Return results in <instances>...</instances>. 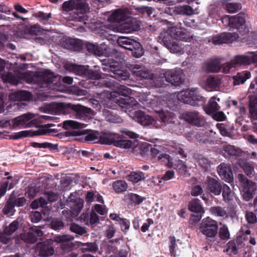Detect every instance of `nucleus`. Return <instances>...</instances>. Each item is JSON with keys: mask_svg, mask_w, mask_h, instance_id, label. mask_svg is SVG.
Instances as JSON below:
<instances>
[{"mask_svg": "<svg viewBox=\"0 0 257 257\" xmlns=\"http://www.w3.org/2000/svg\"><path fill=\"white\" fill-rule=\"evenodd\" d=\"M32 96L31 94L27 91L20 90L11 93L9 98L12 101H21L29 100Z\"/></svg>", "mask_w": 257, "mask_h": 257, "instance_id": "obj_32", "label": "nucleus"}, {"mask_svg": "<svg viewBox=\"0 0 257 257\" xmlns=\"http://www.w3.org/2000/svg\"><path fill=\"white\" fill-rule=\"evenodd\" d=\"M178 11L181 14L188 16H190L194 14L193 9L189 5H184L178 8Z\"/></svg>", "mask_w": 257, "mask_h": 257, "instance_id": "obj_64", "label": "nucleus"}, {"mask_svg": "<svg viewBox=\"0 0 257 257\" xmlns=\"http://www.w3.org/2000/svg\"><path fill=\"white\" fill-rule=\"evenodd\" d=\"M217 172L220 177L226 182H229L233 179L231 168L225 163H221L218 166Z\"/></svg>", "mask_w": 257, "mask_h": 257, "instance_id": "obj_25", "label": "nucleus"}, {"mask_svg": "<svg viewBox=\"0 0 257 257\" xmlns=\"http://www.w3.org/2000/svg\"><path fill=\"white\" fill-rule=\"evenodd\" d=\"M150 153L153 158H157L158 161H161L166 164L169 168L173 167V162L169 155L163 154L160 150L161 146L151 145Z\"/></svg>", "mask_w": 257, "mask_h": 257, "instance_id": "obj_17", "label": "nucleus"}, {"mask_svg": "<svg viewBox=\"0 0 257 257\" xmlns=\"http://www.w3.org/2000/svg\"><path fill=\"white\" fill-rule=\"evenodd\" d=\"M224 9L229 13H235L241 10L242 5L240 3L227 2Z\"/></svg>", "mask_w": 257, "mask_h": 257, "instance_id": "obj_43", "label": "nucleus"}, {"mask_svg": "<svg viewBox=\"0 0 257 257\" xmlns=\"http://www.w3.org/2000/svg\"><path fill=\"white\" fill-rule=\"evenodd\" d=\"M250 75V72L247 71L237 73L236 75L233 76L234 85L243 84L247 79L249 78Z\"/></svg>", "mask_w": 257, "mask_h": 257, "instance_id": "obj_34", "label": "nucleus"}, {"mask_svg": "<svg viewBox=\"0 0 257 257\" xmlns=\"http://www.w3.org/2000/svg\"><path fill=\"white\" fill-rule=\"evenodd\" d=\"M31 146L35 148H48L50 150H57L58 145L53 144L48 142L39 143L37 142L31 143Z\"/></svg>", "mask_w": 257, "mask_h": 257, "instance_id": "obj_47", "label": "nucleus"}, {"mask_svg": "<svg viewBox=\"0 0 257 257\" xmlns=\"http://www.w3.org/2000/svg\"><path fill=\"white\" fill-rule=\"evenodd\" d=\"M85 77L94 80H90L88 82L89 84H92V86L99 88H109L113 90L110 94V99L116 102L120 107L125 108V111H130L138 107L139 103L137 101L134 97L129 96L132 92L131 89L108 78L101 79L99 69L94 70L87 67Z\"/></svg>", "mask_w": 257, "mask_h": 257, "instance_id": "obj_1", "label": "nucleus"}, {"mask_svg": "<svg viewBox=\"0 0 257 257\" xmlns=\"http://www.w3.org/2000/svg\"><path fill=\"white\" fill-rule=\"evenodd\" d=\"M247 15L244 13H240L234 16H225L222 19L223 23L227 24L230 28L236 29L241 36L249 32V28L246 25V20Z\"/></svg>", "mask_w": 257, "mask_h": 257, "instance_id": "obj_4", "label": "nucleus"}, {"mask_svg": "<svg viewBox=\"0 0 257 257\" xmlns=\"http://www.w3.org/2000/svg\"><path fill=\"white\" fill-rule=\"evenodd\" d=\"M135 117L138 122L144 126L152 125L155 122V119L153 117L146 114L142 111H136Z\"/></svg>", "mask_w": 257, "mask_h": 257, "instance_id": "obj_27", "label": "nucleus"}, {"mask_svg": "<svg viewBox=\"0 0 257 257\" xmlns=\"http://www.w3.org/2000/svg\"><path fill=\"white\" fill-rule=\"evenodd\" d=\"M172 168L175 169L181 175H185L187 172V166L181 160H178L175 163H173Z\"/></svg>", "mask_w": 257, "mask_h": 257, "instance_id": "obj_48", "label": "nucleus"}, {"mask_svg": "<svg viewBox=\"0 0 257 257\" xmlns=\"http://www.w3.org/2000/svg\"><path fill=\"white\" fill-rule=\"evenodd\" d=\"M67 108V104L64 103H52L48 106L49 111L51 113H59L64 111Z\"/></svg>", "mask_w": 257, "mask_h": 257, "instance_id": "obj_39", "label": "nucleus"}, {"mask_svg": "<svg viewBox=\"0 0 257 257\" xmlns=\"http://www.w3.org/2000/svg\"><path fill=\"white\" fill-rule=\"evenodd\" d=\"M68 204L72 214L74 216H77L83 207L84 201L79 197H75L74 199H70Z\"/></svg>", "mask_w": 257, "mask_h": 257, "instance_id": "obj_24", "label": "nucleus"}, {"mask_svg": "<svg viewBox=\"0 0 257 257\" xmlns=\"http://www.w3.org/2000/svg\"><path fill=\"white\" fill-rule=\"evenodd\" d=\"M128 18L126 12L124 10L118 9L113 12L108 18L111 23H120L127 20Z\"/></svg>", "mask_w": 257, "mask_h": 257, "instance_id": "obj_26", "label": "nucleus"}, {"mask_svg": "<svg viewBox=\"0 0 257 257\" xmlns=\"http://www.w3.org/2000/svg\"><path fill=\"white\" fill-rule=\"evenodd\" d=\"M200 229L207 237H214L217 233L218 224L215 220L207 217L202 220Z\"/></svg>", "mask_w": 257, "mask_h": 257, "instance_id": "obj_12", "label": "nucleus"}, {"mask_svg": "<svg viewBox=\"0 0 257 257\" xmlns=\"http://www.w3.org/2000/svg\"><path fill=\"white\" fill-rule=\"evenodd\" d=\"M216 99L218 101H220L219 98H216L215 96H212L209 99L207 104L204 106V109L207 114L211 115L219 110L220 106L216 101Z\"/></svg>", "mask_w": 257, "mask_h": 257, "instance_id": "obj_31", "label": "nucleus"}, {"mask_svg": "<svg viewBox=\"0 0 257 257\" xmlns=\"http://www.w3.org/2000/svg\"><path fill=\"white\" fill-rule=\"evenodd\" d=\"M67 108L72 110L76 118L87 121L92 119V110L80 104H67Z\"/></svg>", "mask_w": 257, "mask_h": 257, "instance_id": "obj_10", "label": "nucleus"}, {"mask_svg": "<svg viewBox=\"0 0 257 257\" xmlns=\"http://www.w3.org/2000/svg\"><path fill=\"white\" fill-rule=\"evenodd\" d=\"M240 182L243 193L242 197L246 201H250L252 199L256 190V184L248 180L244 175L239 174L237 176Z\"/></svg>", "mask_w": 257, "mask_h": 257, "instance_id": "obj_7", "label": "nucleus"}, {"mask_svg": "<svg viewBox=\"0 0 257 257\" xmlns=\"http://www.w3.org/2000/svg\"><path fill=\"white\" fill-rule=\"evenodd\" d=\"M247 55H237L232 60V63L236 68L242 65L255 63L257 65V54L248 52Z\"/></svg>", "mask_w": 257, "mask_h": 257, "instance_id": "obj_15", "label": "nucleus"}, {"mask_svg": "<svg viewBox=\"0 0 257 257\" xmlns=\"http://www.w3.org/2000/svg\"><path fill=\"white\" fill-rule=\"evenodd\" d=\"M87 67L84 65L70 64L68 66L67 68L76 74L85 77Z\"/></svg>", "mask_w": 257, "mask_h": 257, "instance_id": "obj_40", "label": "nucleus"}, {"mask_svg": "<svg viewBox=\"0 0 257 257\" xmlns=\"http://www.w3.org/2000/svg\"><path fill=\"white\" fill-rule=\"evenodd\" d=\"M169 239L170 241V254L171 255V256L175 257L176 255V249L178 248V245L176 243L175 237L174 236H170L169 237Z\"/></svg>", "mask_w": 257, "mask_h": 257, "instance_id": "obj_52", "label": "nucleus"}, {"mask_svg": "<svg viewBox=\"0 0 257 257\" xmlns=\"http://www.w3.org/2000/svg\"><path fill=\"white\" fill-rule=\"evenodd\" d=\"M130 21L127 20L124 23V28L126 32H131L132 31H138L140 29V25L138 24H134V22H136L135 19L131 20V23H129Z\"/></svg>", "mask_w": 257, "mask_h": 257, "instance_id": "obj_51", "label": "nucleus"}, {"mask_svg": "<svg viewBox=\"0 0 257 257\" xmlns=\"http://www.w3.org/2000/svg\"><path fill=\"white\" fill-rule=\"evenodd\" d=\"M112 187L115 192L119 194L126 191L128 185L124 181L116 180L112 183Z\"/></svg>", "mask_w": 257, "mask_h": 257, "instance_id": "obj_37", "label": "nucleus"}, {"mask_svg": "<svg viewBox=\"0 0 257 257\" xmlns=\"http://www.w3.org/2000/svg\"><path fill=\"white\" fill-rule=\"evenodd\" d=\"M75 0H70L64 2L62 4V9L63 11L69 12L75 10Z\"/></svg>", "mask_w": 257, "mask_h": 257, "instance_id": "obj_59", "label": "nucleus"}, {"mask_svg": "<svg viewBox=\"0 0 257 257\" xmlns=\"http://www.w3.org/2000/svg\"><path fill=\"white\" fill-rule=\"evenodd\" d=\"M133 73L137 77L142 78H148L150 76L148 69L144 66L139 65H136L134 68Z\"/></svg>", "mask_w": 257, "mask_h": 257, "instance_id": "obj_42", "label": "nucleus"}, {"mask_svg": "<svg viewBox=\"0 0 257 257\" xmlns=\"http://www.w3.org/2000/svg\"><path fill=\"white\" fill-rule=\"evenodd\" d=\"M65 43L69 49L74 51H80L83 50L84 41L78 39L68 38Z\"/></svg>", "mask_w": 257, "mask_h": 257, "instance_id": "obj_30", "label": "nucleus"}, {"mask_svg": "<svg viewBox=\"0 0 257 257\" xmlns=\"http://www.w3.org/2000/svg\"><path fill=\"white\" fill-rule=\"evenodd\" d=\"M12 179V176H8L5 178L0 185V198L4 196L8 188L9 182L8 180Z\"/></svg>", "mask_w": 257, "mask_h": 257, "instance_id": "obj_61", "label": "nucleus"}, {"mask_svg": "<svg viewBox=\"0 0 257 257\" xmlns=\"http://www.w3.org/2000/svg\"><path fill=\"white\" fill-rule=\"evenodd\" d=\"M37 249L39 255L41 257H48L52 255L54 253L53 241L50 239L38 242L37 244Z\"/></svg>", "mask_w": 257, "mask_h": 257, "instance_id": "obj_18", "label": "nucleus"}, {"mask_svg": "<svg viewBox=\"0 0 257 257\" xmlns=\"http://www.w3.org/2000/svg\"><path fill=\"white\" fill-rule=\"evenodd\" d=\"M169 32L161 34L159 38L161 43L172 53H177L181 50V47L179 44L173 40V37L175 39L185 42H190L192 39L189 34L176 27L170 28Z\"/></svg>", "mask_w": 257, "mask_h": 257, "instance_id": "obj_2", "label": "nucleus"}, {"mask_svg": "<svg viewBox=\"0 0 257 257\" xmlns=\"http://www.w3.org/2000/svg\"><path fill=\"white\" fill-rule=\"evenodd\" d=\"M54 124L52 123H48L43 126L42 128H40L36 131H23L19 132L18 134L15 135L14 137V139H19L22 138H26L28 137H33L35 136L43 135L46 134L49 132L43 128V127L49 128L51 126H54Z\"/></svg>", "mask_w": 257, "mask_h": 257, "instance_id": "obj_22", "label": "nucleus"}, {"mask_svg": "<svg viewBox=\"0 0 257 257\" xmlns=\"http://www.w3.org/2000/svg\"><path fill=\"white\" fill-rule=\"evenodd\" d=\"M10 199L12 201L15 206L21 207L25 205L26 200L25 197L17 198L12 194L10 197Z\"/></svg>", "mask_w": 257, "mask_h": 257, "instance_id": "obj_60", "label": "nucleus"}, {"mask_svg": "<svg viewBox=\"0 0 257 257\" xmlns=\"http://www.w3.org/2000/svg\"><path fill=\"white\" fill-rule=\"evenodd\" d=\"M86 132V131H79V130H70L67 131L64 133H61L59 134V136H61V138H62V136L65 137H71V136H81L83 134H85L84 132Z\"/></svg>", "mask_w": 257, "mask_h": 257, "instance_id": "obj_62", "label": "nucleus"}, {"mask_svg": "<svg viewBox=\"0 0 257 257\" xmlns=\"http://www.w3.org/2000/svg\"><path fill=\"white\" fill-rule=\"evenodd\" d=\"M240 166L247 176L250 178L253 176L254 174V167L251 164L247 162H243L240 163Z\"/></svg>", "mask_w": 257, "mask_h": 257, "instance_id": "obj_49", "label": "nucleus"}, {"mask_svg": "<svg viewBox=\"0 0 257 257\" xmlns=\"http://www.w3.org/2000/svg\"><path fill=\"white\" fill-rule=\"evenodd\" d=\"M103 70L111 72L112 74H110L109 76L119 81L127 80L130 77V73L126 70L121 69L117 62H108V65L103 68Z\"/></svg>", "mask_w": 257, "mask_h": 257, "instance_id": "obj_9", "label": "nucleus"}, {"mask_svg": "<svg viewBox=\"0 0 257 257\" xmlns=\"http://www.w3.org/2000/svg\"><path fill=\"white\" fill-rule=\"evenodd\" d=\"M108 133H105L103 136H100L98 132L91 131L85 136L84 140L85 142H99L101 144H105L102 141L104 140L105 142H107L104 138H108Z\"/></svg>", "mask_w": 257, "mask_h": 257, "instance_id": "obj_28", "label": "nucleus"}, {"mask_svg": "<svg viewBox=\"0 0 257 257\" xmlns=\"http://www.w3.org/2000/svg\"><path fill=\"white\" fill-rule=\"evenodd\" d=\"M177 97L179 101L194 106L203 105L206 102L205 98L200 95L196 88L182 91Z\"/></svg>", "mask_w": 257, "mask_h": 257, "instance_id": "obj_5", "label": "nucleus"}, {"mask_svg": "<svg viewBox=\"0 0 257 257\" xmlns=\"http://www.w3.org/2000/svg\"><path fill=\"white\" fill-rule=\"evenodd\" d=\"M60 76L49 70L36 73L32 77V81L40 87L55 90L60 84Z\"/></svg>", "mask_w": 257, "mask_h": 257, "instance_id": "obj_3", "label": "nucleus"}, {"mask_svg": "<svg viewBox=\"0 0 257 257\" xmlns=\"http://www.w3.org/2000/svg\"><path fill=\"white\" fill-rule=\"evenodd\" d=\"M210 210L212 214L216 216L220 217L227 216L226 211L222 207L219 206L211 207Z\"/></svg>", "mask_w": 257, "mask_h": 257, "instance_id": "obj_57", "label": "nucleus"}, {"mask_svg": "<svg viewBox=\"0 0 257 257\" xmlns=\"http://www.w3.org/2000/svg\"><path fill=\"white\" fill-rule=\"evenodd\" d=\"M145 200H146L145 197L133 193L125 194L123 198V201L131 207L141 204Z\"/></svg>", "mask_w": 257, "mask_h": 257, "instance_id": "obj_23", "label": "nucleus"}, {"mask_svg": "<svg viewBox=\"0 0 257 257\" xmlns=\"http://www.w3.org/2000/svg\"><path fill=\"white\" fill-rule=\"evenodd\" d=\"M219 236L222 240H226L229 238V232L228 231V227L226 225H223L220 228Z\"/></svg>", "mask_w": 257, "mask_h": 257, "instance_id": "obj_63", "label": "nucleus"}, {"mask_svg": "<svg viewBox=\"0 0 257 257\" xmlns=\"http://www.w3.org/2000/svg\"><path fill=\"white\" fill-rule=\"evenodd\" d=\"M221 192L223 200L225 202H229L232 199V193L228 185L224 184H223Z\"/></svg>", "mask_w": 257, "mask_h": 257, "instance_id": "obj_50", "label": "nucleus"}, {"mask_svg": "<svg viewBox=\"0 0 257 257\" xmlns=\"http://www.w3.org/2000/svg\"><path fill=\"white\" fill-rule=\"evenodd\" d=\"M225 251L230 255L237 254L238 250L234 240H230L226 244Z\"/></svg>", "mask_w": 257, "mask_h": 257, "instance_id": "obj_55", "label": "nucleus"}, {"mask_svg": "<svg viewBox=\"0 0 257 257\" xmlns=\"http://www.w3.org/2000/svg\"><path fill=\"white\" fill-rule=\"evenodd\" d=\"M163 75L167 82L175 86H180L184 82L185 75L181 68L168 70Z\"/></svg>", "mask_w": 257, "mask_h": 257, "instance_id": "obj_8", "label": "nucleus"}, {"mask_svg": "<svg viewBox=\"0 0 257 257\" xmlns=\"http://www.w3.org/2000/svg\"><path fill=\"white\" fill-rule=\"evenodd\" d=\"M19 222L17 220L13 221L9 226L7 227L5 229V233L6 234L10 235L12 234L16 230H17L19 227Z\"/></svg>", "mask_w": 257, "mask_h": 257, "instance_id": "obj_58", "label": "nucleus"}, {"mask_svg": "<svg viewBox=\"0 0 257 257\" xmlns=\"http://www.w3.org/2000/svg\"><path fill=\"white\" fill-rule=\"evenodd\" d=\"M82 246L84 251L95 252L98 249V245L95 242L83 243Z\"/></svg>", "mask_w": 257, "mask_h": 257, "instance_id": "obj_53", "label": "nucleus"}, {"mask_svg": "<svg viewBox=\"0 0 257 257\" xmlns=\"http://www.w3.org/2000/svg\"><path fill=\"white\" fill-rule=\"evenodd\" d=\"M2 79L5 83H9L13 85H17L19 80L13 73L8 72L6 74H2Z\"/></svg>", "mask_w": 257, "mask_h": 257, "instance_id": "obj_45", "label": "nucleus"}, {"mask_svg": "<svg viewBox=\"0 0 257 257\" xmlns=\"http://www.w3.org/2000/svg\"><path fill=\"white\" fill-rule=\"evenodd\" d=\"M145 173L141 171L132 172L128 176V179L134 183H137L146 178Z\"/></svg>", "mask_w": 257, "mask_h": 257, "instance_id": "obj_44", "label": "nucleus"}, {"mask_svg": "<svg viewBox=\"0 0 257 257\" xmlns=\"http://www.w3.org/2000/svg\"><path fill=\"white\" fill-rule=\"evenodd\" d=\"M117 43L120 47L131 51L132 55L135 57L140 58L144 54V51L142 45L133 39L119 37L117 40Z\"/></svg>", "mask_w": 257, "mask_h": 257, "instance_id": "obj_6", "label": "nucleus"}, {"mask_svg": "<svg viewBox=\"0 0 257 257\" xmlns=\"http://www.w3.org/2000/svg\"><path fill=\"white\" fill-rule=\"evenodd\" d=\"M43 235V232L38 226H32L30 228V231L22 234V239L27 243H34L36 242L39 237Z\"/></svg>", "mask_w": 257, "mask_h": 257, "instance_id": "obj_19", "label": "nucleus"}, {"mask_svg": "<svg viewBox=\"0 0 257 257\" xmlns=\"http://www.w3.org/2000/svg\"><path fill=\"white\" fill-rule=\"evenodd\" d=\"M219 63L216 61H213L204 63V68L208 72H218L221 70Z\"/></svg>", "mask_w": 257, "mask_h": 257, "instance_id": "obj_41", "label": "nucleus"}, {"mask_svg": "<svg viewBox=\"0 0 257 257\" xmlns=\"http://www.w3.org/2000/svg\"><path fill=\"white\" fill-rule=\"evenodd\" d=\"M74 239V237L70 235H56L54 240L57 243H61V247L64 251H69L74 247V244L70 241Z\"/></svg>", "mask_w": 257, "mask_h": 257, "instance_id": "obj_21", "label": "nucleus"}, {"mask_svg": "<svg viewBox=\"0 0 257 257\" xmlns=\"http://www.w3.org/2000/svg\"><path fill=\"white\" fill-rule=\"evenodd\" d=\"M87 124L79 122L75 120H68L63 122V127L66 130L70 128L79 129L85 127Z\"/></svg>", "mask_w": 257, "mask_h": 257, "instance_id": "obj_38", "label": "nucleus"}, {"mask_svg": "<svg viewBox=\"0 0 257 257\" xmlns=\"http://www.w3.org/2000/svg\"><path fill=\"white\" fill-rule=\"evenodd\" d=\"M85 49L88 53L99 56H109L110 49L104 43L98 45L88 42H84L83 50Z\"/></svg>", "mask_w": 257, "mask_h": 257, "instance_id": "obj_11", "label": "nucleus"}, {"mask_svg": "<svg viewBox=\"0 0 257 257\" xmlns=\"http://www.w3.org/2000/svg\"><path fill=\"white\" fill-rule=\"evenodd\" d=\"M70 230L72 232L79 235H84L87 232L85 227H82L74 223L71 224Z\"/></svg>", "mask_w": 257, "mask_h": 257, "instance_id": "obj_54", "label": "nucleus"}, {"mask_svg": "<svg viewBox=\"0 0 257 257\" xmlns=\"http://www.w3.org/2000/svg\"><path fill=\"white\" fill-rule=\"evenodd\" d=\"M75 10L81 14H84L89 11V7L88 4L83 0H75Z\"/></svg>", "mask_w": 257, "mask_h": 257, "instance_id": "obj_46", "label": "nucleus"}, {"mask_svg": "<svg viewBox=\"0 0 257 257\" xmlns=\"http://www.w3.org/2000/svg\"><path fill=\"white\" fill-rule=\"evenodd\" d=\"M188 209L191 211L198 213H203L204 209L201 205L199 199L195 198L191 200L188 204Z\"/></svg>", "mask_w": 257, "mask_h": 257, "instance_id": "obj_36", "label": "nucleus"}, {"mask_svg": "<svg viewBox=\"0 0 257 257\" xmlns=\"http://www.w3.org/2000/svg\"><path fill=\"white\" fill-rule=\"evenodd\" d=\"M183 118L192 125L200 127L203 125L205 122L204 116L198 111L189 110L182 114Z\"/></svg>", "mask_w": 257, "mask_h": 257, "instance_id": "obj_14", "label": "nucleus"}, {"mask_svg": "<svg viewBox=\"0 0 257 257\" xmlns=\"http://www.w3.org/2000/svg\"><path fill=\"white\" fill-rule=\"evenodd\" d=\"M122 135H120L118 134H110L108 133V138H104L107 142H105L104 140L103 143H105V145H113L114 146L119 147L123 149H129L132 146V142L130 140H126L120 139H121Z\"/></svg>", "mask_w": 257, "mask_h": 257, "instance_id": "obj_13", "label": "nucleus"}, {"mask_svg": "<svg viewBox=\"0 0 257 257\" xmlns=\"http://www.w3.org/2000/svg\"><path fill=\"white\" fill-rule=\"evenodd\" d=\"M106 120L112 123H119L122 122V118L117 114H113L111 112L107 111L106 113Z\"/></svg>", "mask_w": 257, "mask_h": 257, "instance_id": "obj_56", "label": "nucleus"}, {"mask_svg": "<svg viewBox=\"0 0 257 257\" xmlns=\"http://www.w3.org/2000/svg\"><path fill=\"white\" fill-rule=\"evenodd\" d=\"M158 113L159 119L161 120V121L163 123L164 125L171 123L173 121L174 115L172 112L161 110L158 111Z\"/></svg>", "mask_w": 257, "mask_h": 257, "instance_id": "obj_35", "label": "nucleus"}, {"mask_svg": "<svg viewBox=\"0 0 257 257\" xmlns=\"http://www.w3.org/2000/svg\"><path fill=\"white\" fill-rule=\"evenodd\" d=\"M220 84V79L217 76H209L205 80V86L209 91L216 90Z\"/></svg>", "mask_w": 257, "mask_h": 257, "instance_id": "obj_33", "label": "nucleus"}, {"mask_svg": "<svg viewBox=\"0 0 257 257\" xmlns=\"http://www.w3.org/2000/svg\"><path fill=\"white\" fill-rule=\"evenodd\" d=\"M205 183L207 185V190L210 193L217 196L221 193L223 184L218 179L208 177Z\"/></svg>", "mask_w": 257, "mask_h": 257, "instance_id": "obj_20", "label": "nucleus"}, {"mask_svg": "<svg viewBox=\"0 0 257 257\" xmlns=\"http://www.w3.org/2000/svg\"><path fill=\"white\" fill-rule=\"evenodd\" d=\"M238 38V34L236 33H222L214 36L211 42L214 45H220L232 43Z\"/></svg>", "mask_w": 257, "mask_h": 257, "instance_id": "obj_16", "label": "nucleus"}, {"mask_svg": "<svg viewBox=\"0 0 257 257\" xmlns=\"http://www.w3.org/2000/svg\"><path fill=\"white\" fill-rule=\"evenodd\" d=\"M34 115L31 113L24 114L16 117L13 120V126L15 127L19 126L28 127V122L34 118Z\"/></svg>", "mask_w": 257, "mask_h": 257, "instance_id": "obj_29", "label": "nucleus"}]
</instances>
